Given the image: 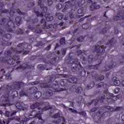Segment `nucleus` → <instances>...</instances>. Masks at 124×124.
I'll list each match as a JSON object with an SVG mask.
<instances>
[{
  "instance_id": "1",
  "label": "nucleus",
  "mask_w": 124,
  "mask_h": 124,
  "mask_svg": "<svg viewBox=\"0 0 124 124\" xmlns=\"http://www.w3.org/2000/svg\"><path fill=\"white\" fill-rule=\"evenodd\" d=\"M12 54V52H11L10 50L7 51L5 52V56L6 57H4L2 59L0 60V62H8L9 64H14L16 62V63H19V62H20V57L18 56L15 55L13 57V60L10 58V55ZM14 60V61H13Z\"/></svg>"
},
{
  "instance_id": "2",
  "label": "nucleus",
  "mask_w": 124,
  "mask_h": 124,
  "mask_svg": "<svg viewBox=\"0 0 124 124\" xmlns=\"http://www.w3.org/2000/svg\"><path fill=\"white\" fill-rule=\"evenodd\" d=\"M0 25H4L5 29L8 31H13L12 29L15 27L14 20L10 19V21H7L6 18H3L0 21Z\"/></svg>"
},
{
  "instance_id": "3",
  "label": "nucleus",
  "mask_w": 124,
  "mask_h": 124,
  "mask_svg": "<svg viewBox=\"0 0 124 124\" xmlns=\"http://www.w3.org/2000/svg\"><path fill=\"white\" fill-rule=\"evenodd\" d=\"M14 88V86H7L5 89V93H7V96H5V99L2 101V103L0 104L1 106L5 107L6 105H9V93L10 91Z\"/></svg>"
},
{
  "instance_id": "4",
  "label": "nucleus",
  "mask_w": 124,
  "mask_h": 124,
  "mask_svg": "<svg viewBox=\"0 0 124 124\" xmlns=\"http://www.w3.org/2000/svg\"><path fill=\"white\" fill-rule=\"evenodd\" d=\"M0 36H2V37H5L6 39L5 43H3V42H2L3 46H5V45H7L8 46H9V45L11 44L10 43H7V41H9V40L11 39L12 35L11 34H5V31H3V30L0 29Z\"/></svg>"
},
{
  "instance_id": "5",
  "label": "nucleus",
  "mask_w": 124,
  "mask_h": 124,
  "mask_svg": "<svg viewBox=\"0 0 124 124\" xmlns=\"http://www.w3.org/2000/svg\"><path fill=\"white\" fill-rule=\"evenodd\" d=\"M70 62L72 64V71H73V72H75L78 67V68L81 67V64H80V62L78 61V59H71Z\"/></svg>"
},
{
  "instance_id": "6",
  "label": "nucleus",
  "mask_w": 124,
  "mask_h": 124,
  "mask_svg": "<svg viewBox=\"0 0 124 124\" xmlns=\"http://www.w3.org/2000/svg\"><path fill=\"white\" fill-rule=\"evenodd\" d=\"M41 112L40 111H38V112L35 110H33L29 115V118L31 119L32 118H37L38 120H42V117H41Z\"/></svg>"
},
{
  "instance_id": "7",
  "label": "nucleus",
  "mask_w": 124,
  "mask_h": 124,
  "mask_svg": "<svg viewBox=\"0 0 124 124\" xmlns=\"http://www.w3.org/2000/svg\"><path fill=\"white\" fill-rule=\"evenodd\" d=\"M105 99V95H103V96H101L99 99L93 100L91 101V102L87 104V106H90V105H91L92 104H94V105H96V104H97L98 102H99V101H100V102L101 103L103 102Z\"/></svg>"
},
{
  "instance_id": "8",
  "label": "nucleus",
  "mask_w": 124,
  "mask_h": 124,
  "mask_svg": "<svg viewBox=\"0 0 124 124\" xmlns=\"http://www.w3.org/2000/svg\"><path fill=\"white\" fill-rule=\"evenodd\" d=\"M70 91L71 92H74L76 91V92L77 93H81L83 91V89L81 87H77L76 85H73L70 88Z\"/></svg>"
},
{
  "instance_id": "9",
  "label": "nucleus",
  "mask_w": 124,
  "mask_h": 124,
  "mask_svg": "<svg viewBox=\"0 0 124 124\" xmlns=\"http://www.w3.org/2000/svg\"><path fill=\"white\" fill-rule=\"evenodd\" d=\"M26 47L28 46L27 44H20L18 46V48H12V51H13V52H16V53H17V54H21L23 51L18 50V49H20V48H26Z\"/></svg>"
},
{
  "instance_id": "10",
  "label": "nucleus",
  "mask_w": 124,
  "mask_h": 124,
  "mask_svg": "<svg viewBox=\"0 0 124 124\" xmlns=\"http://www.w3.org/2000/svg\"><path fill=\"white\" fill-rule=\"evenodd\" d=\"M45 2H46V0H39L38 1V5L40 6L41 8H43V11L44 13L47 12V10H48L47 7L44 6Z\"/></svg>"
},
{
  "instance_id": "11",
  "label": "nucleus",
  "mask_w": 124,
  "mask_h": 124,
  "mask_svg": "<svg viewBox=\"0 0 124 124\" xmlns=\"http://www.w3.org/2000/svg\"><path fill=\"white\" fill-rule=\"evenodd\" d=\"M16 108L18 110H23L26 111L28 109V107H25V105L23 103H17L16 104Z\"/></svg>"
},
{
  "instance_id": "12",
  "label": "nucleus",
  "mask_w": 124,
  "mask_h": 124,
  "mask_svg": "<svg viewBox=\"0 0 124 124\" xmlns=\"http://www.w3.org/2000/svg\"><path fill=\"white\" fill-rule=\"evenodd\" d=\"M106 110H108V112H114L115 111H120V110H123V107H117L116 108L113 107L107 106L106 108Z\"/></svg>"
},
{
  "instance_id": "13",
  "label": "nucleus",
  "mask_w": 124,
  "mask_h": 124,
  "mask_svg": "<svg viewBox=\"0 0 124 124\" xmlns=\"http://www.w3.org/2000/svg\"><path fill=\"white\" fill-rule=\"evenodd\" d=\"M106 48V46H98L95 47V51L97 52V53H104L105 52V48Z\"/></svg>"
},
{
  "instance_id": "14",
  "label": "nucleus",
  "mask_w": 124,
  "mask_h": 124,
  "mask_svg": "<svg viewBox=\"0 0 124 124\" xmlns=\"http://www.w3.org/2000/svg\"><path fill=\"white\" fill-rule=\"evenodd\" d=\"M72 4L74 3L75 5H77L78 6H81V5H83V4L85 3V0H81L79 2L78 0H72Z\"/></svg>"
},
{
  "instance_id": "15",
  "label": "nucleus",
  "mask_w": 124,
  "mask_h": 124,
  "mask_svg": "<svg viewBox=\"0 0 124 124\" xmlns=\"http://www.w3.org/2000/svg\"><path fill=\"white\" fill-rule=\"evenodd\" d=\"M28 66L29 65H28V64L25 63L19 67H16V70H18V71H22V70H24V69H26Z\"/></svg>"
},
{
  "instance_id": "16",
  "label": "nucleus",
  "mask_w": 124,
  "mask_h": 124,
  "mask_svg": "<svg viewBox=\"0 0 124 124\" xmlns=\"http://www.w3.org/2000/svg\"><path fill=\"white\" fill-rule=\"evenodd\" d=\"M109 98H107L108 102H111L112 101H116L117 100V96H114L112 93H109Z\"/></svg>"
},
{
  "instance_id": "17",
  "label": "nucleus",
  "mask_w": 124,
  "mask_h": 124,
  "mask_svg": "<svg viewBox=\"0 0 124 124\" xmlns=\"http://www.w3.org/2000/svg\"><path fill=\"white\" fill-rule=\"evenodd\" d=\"M92 77H94L96 80H103L104 79V76H102L98 78V75L96 74V72H94L92 74Z\"/></svg>"
},
{
  "instance_id": "18",
  "label": "nucleus",
  "mask_w": 124,
  "mask_h": 124,
  "mask_svg": "<svg viewBox=\"0 0 124 124\" xmlns=\"http://www.w3.org/2000/svg\"><path fill=\"white\" fill-rule=\"evenodd\" d=\"M45 16L48 22H50V21H53L54 19L52 16H50V13H46L45 14Z\"/></svg>"
},
{
  "instance_id": "19",
  "label": "nucleus",
  "mask_w": 124,
  "mask_h": 124,
  "mask_svg": "<svg viewBox=\"0 0 124 124\" xmlns=\"http://www.w3.org/2000/svg\"><path fill=\"white\" fill-rule=\"evenodd\" d=\"M55 84H54L53 86V88L54 90H55V92H61V89H60V85H59V83L57 81H56Z\"/></svg>"
},
{
  "instance_id": "20",
  "label": "nucleus",
  "mask_w": 124,
  "mask_h": 124,
  "mask_svg": "<svg viewBox=\"0 0 124 124\" xmlns=\"http://www.w3.org/2000/svg\"><path fill=\"white\" fill-rule=\"evenodd\" d=\"M16 23L17 26H20L22 24V18L21 16H17L16 18Z\"/></svg>"
},
{
  "instance_id": "21",
  "label": "nucleus",
  "mask_w": 124,
  "mask_h": 124,
  "mask_svg": "<svg viewBox=\"0 0 124 124\" xmlns=\"http://www.w3.org/2000/svg\"><path fill=\"white\" fill-rule=\"evenodd\" d=\"M41 23L44 24L43 26H44V28H46V29H50V28H51V27H52V25H49L48 26H46V21L43 18H42L41 20Z\"/></svg>"
},
{
  "instance_id": "22",
  "label": "nucleus",
  "mask_w": 124,
  "mask_h": 124,
  "mask_svg": "<svg viewBox=\"0 0 124 124\" xmlns=\"http://www.w3.org/2000/svg\"><path fill=\"white\" fill-rule=\"evenodd\" d=\"M23 82H16L15 83V87H14V89H16V90H18V89H19V88L21 87V86H23Z\"/></svg>"
},
{
  "instance_id": "23",
  "label": "nucleus",
  "mask_w": 124,
  "mask_h": 124,
  "mask_svg": "<svg viewBox=\"0 0 124 124\" xmlns=\"http://www.w3.org/2000/svg\"><path fill=\"white\" fill-rule=\"evenodd\" d=\"M34 95L36 98H40L41 97V95L42 94V93H41L40 92L38 91L36 92H33Z\"/></svg>"
},
{
  "instance_id": "24",
  "label": "nucleus",
  "mask_w": 124,
  "mask_h": 124,
  "mask_svg": "<svg viewBox=\"0 0 124 124\" xmlns=\"http://www.w3.org/2000/svg\"><path fill=\"white\" fill-rule=\"evenodd\" d=\"M116 66V62H112L111 65L109 67H106V70H109V69L111 68H113V67H115Z\"/></svg>"
},
{
  "instance_id": "25",
  "label": "nucleus",
  "mask_w": 124,
  "mask_h": 124,
  "mask_svg": "<svg viewBox=\"0 0 124 124\" xmlns=\"http://www.w3.org/2000/svg\"><path fill=\"white\" fill-rule=\"evenodd\" d=\"M77 78L75 77L71 78L68 79L69 83H76V82H77Z\"/></svg>"
},
{
  "instance_id": "26",
  "label": "nucleus",
  "mask_w": 124,
  "mask_h": 124,
  "mask_svg": "<svg viewBox=\"0 0 124 124\" xmlns=\"http://www.w3.org/2000/svg\"><path fill=\"white\" fill-rule=\"evenodd\" d=\"M78 14H82L81 15H79V16L80 17H82V16H84V8H81L79 9L78 10Z\"/></svg>"
},
{
  "instance_id": "27",
  "label": "nucleus",
  "mask_w": 124,
  "mask_h": 124,
  "mask_svg": "<svg viewBox=\"0 0 124 124\" xmlns=\"http://www.w3.org/2000/svg\"><path fill=\"white\" fill-rule=\"evenodd\" d=\"M98 88H101V87H103L104 89L106 88V87H107V84H104L103 82H100L97 85Z\"/></svg>"
},
{
  "instance_id": "28",
  "label": "nucleus",
  "mask_w": 124,
  "mask_h": 124,
  "mask_svg": "<svg viewBox=\"0 0 124 124\" xmlns=\"http://www.w3.org/2000/svg\"><path fill=\"white\" fill-rule=\"evenodd\" d=\"M40 105V104L39 103H36L35 104H33L31 106V109H35V108H36L38 107Z\"/></svg>"
},
{
  "instance_id": "29",
  "label": "nucleus",
  "mask_w": 124,
  "mask_h": 124,
  "mask_svg": "<svg viewBox=\"0 0 124 124\" xmlns=\"http://www.w3.org/2000/svg\"><path fill=\"white\" fill-rule=\"evenodd\" d=\"M90 26H91V23L88 22L82 25V29H84L85 30L89 29Z\"/></svg>"
},
{
  "instance_id": "30",
  "label": "nucleus",
  "mask_w": 124,
  "mask_h": 124,
  "mask_svg": "<svg viewBox=\"0 0 124 124\" xmlns=\"http://www.w3.org/2000/svg\"><path fill=\"white\" fill-rule=\"evenodd\" d=\"M93 86H94V82H91L90 84L87 85V89H88L89 90H91V89H93Z\"/></svg>"
},
{
  "instance_id": "31",
  "label": "nucleus",
  "mask_w": 124,
  "mask_h": 124,
  "mask_svg": "<svg viewBox=\"0 0 124 124\" xmlns=\"http://www.w3.org/2000/svg\"><path fill=\"white\" fill-rule=\"evenodd\" d=\"M11 96H12L13 98L14 97H17V96H18V92L13 91L11 94Z\"/></svg>"
},
{
  "instance_id": "32",
  "label": "nucleus",
  "mask_w": 124,
  "mask_h": 124,
  "mask_svg": "<svg viewBox=\"0 0 124 124\" xmlns=\"http://www.w3.org/2000/svg\"><path fill=\"white\" fill-rule=\"evenodd\" d=\"M56 16H58V19L59 20H62L63 18V15H62L60 13H57Z\"/></svg>"
},
{
  "instance_id": "33",
  "label": "nucleus",
  "mask_w": 124,
  "mask_h": 124,
  "mask_svg": "<svg viewBox=\"0 0 124 124\" xmlns=\"http://www.w3.org/2000/svg\"><path fill=\"white\" fill-rule=\"evenodd\" d=\"M72 4L69 1H68L65 3V8H67L69 6H71Z\"/></svg>"
},
{
  "instance_id": "34",
  "label": "nucleus",
  "mask_w": 124,
  "mask_h": 124,
  "mask_svg": "<svg viewBox=\"0 0 124 124\" xmlns=\"http://www.w3.org/2000/svg\"><path fill=\"white\" fill-rule=\"evenodd\" d=\"M41 87L42 88H50V86L48 85L47 83H42L41 84Z\"/></svg>"
},
{
  "instance_id": "35",
  "label": "nucleus",
  "mask_w": 124,
  "mask_h": 124,
  "mask_svg": "<svg viewBox=\"0 0 124 124\" xmlns=\"http://www.w3.org/2000/svg\"><path fill=\"white\" fill-rule=\"evenodd\" d=\"M35 13H36L37 16H40V17H43L44 16V14H43V13H41L40 14L39 12L35 11Z\"/></svg>"
},
{
  "instance_id": "36",
  "label": "nucleus",
  "mask_w": 124,
  "mask_h": 124,
  "mask_svg": "<svg viewBox=\"0 0 124 124\" xmlns=\"http://www.w3.org/2000/svg\"><path fill=\"white\" fill-rule=\"evenodd\" d=\"M56 8L57 10H61L62 8V5L61 3H59L56 5Z\"/></svg>"
},
{
  "instance_id": "37",
  "label": "nucleus",
  "mask_w": 124,
  "mask_h": 124,
  "mask_svg": "<svg viewBox=\"0 0 124 124\" xmlns=\"http://www.w3.org/2000/svg\"><path fill=\"white\" fill-rule=\"evenodd\" d=\"M114 84L115 86H120V85H121V81L119 80H115Z\"/></svg>"
},
{
  "instance_id": "38",
  "label": "nucleus",
  "mask_w": 124,
  "mask_h": 124,
  "mask_svg": "<svg viewBox=\"0 0 124 124\" xmlns=\"http://www.w3.org/2000/svg\"><path fill=\"white\" fill-rule=\"evenodd\" d=\"M60 43L61 44V45H63V44H65V39L64 38H62L60 41Z\"/></svg>"
},
{
  "instance_id": "39",
  "label": "nucleus",
  "mask_w": 124,
  "mask_h": 124,
  "mask_svg": "<svg viewBox=\"0 0 124 124\" xmlns=\"http://www.w3.org/2000/svg\"><path fill=\"white\" fill-rule=\"evenodd\" d=\"M62 122V119H59L58 120H54L52 121V123H53V124H60V123Z\"/></svg>"
},
{
  "instance_id": "40",
  "label": "nucleus",
  "mask_w": 124,
  "mask_h": 124,
  "mask_svg": "<svg viewBox=\"0 0 124 124\" xmlns=\"http://www.w3.org/2000/svg\"><path fill=\"white\" fill-rule=\"evenodd\" d=\"M61 117L59 113H56L53 116V118L54 119H58Z\"/></svg>"
},
{
  "instance_id": "41",
  "label": "nucleus",
  "mask_w": 124,
  "mask_h": 124,
  "mask_svg": "<svg viewBox=\"0 0 124 124\" xmlns=\"http://www.w3.org/2000/svg\"><path fill=\"white\" fill-rule=\"evenodd\" d=\"M97 16H93V17L92 18H88V21H89L90 22H91V21H93L94 20H95V19H97Z\"/></svg>"
},
{
  "instance_id": "42",
  "label": "nucleus",
  "mask_w": 124,
  "mask_h": 124,
  "mask_svg": "<svg viewBox=\"0 0 124 124\" xmlns=\"http://www.w3.org/2000/svg\"><path fill=\"white\" fill-rule=\"evenodd\" d=\"M95 3H93L91 6H90V10H94L95 9Z\"/></svg>"
},
{
  "instance_id": "43",
  "label": "nucleus",
  "mask_w": 124,
  "mask_h": 124,
  "mask_svg": "<svg viewBox=\"0 0 124 124\" xmlns=\"http://www.w3.org/2000/svg\"><path fill=\"white\" fill-rule=\"evenodd\" d=\"M53 94V93L51 91H47L46 92V95L47 96H51Z\"/></svg>"
},
{
  "instance_id": "44",
  "label": "nucleus",
  "mask_w": 124,
  "mask_h": 124,
  "mask_svg": "<svg viewBox=\"0 0 124 124\" xmlns=\"http://www.w3.org/2000/svg\"><path fill=\"white\" fill-rule=\"evenodd\" d=\"M84 37L80 36L77 39V41H78V42H82L83 40H84Z\"/></svg>"
},
{
  "instance_id": "45",
  "label": "nucleus",
  "mask_w": 124,
  "mask_h": 124,
  "mask_svg": "<svg viewBox=\"0 0 124 124\" xmlns=\"http://www.w3.org/2000/svg\"><path fill=\"white\" fill-rule=\"evenodd\" d=\"M15 12L14 11V8H11L10 12V15H11V16H13V14H14Z\"/></svg>"
},
{
  "instance_id": "46",
  "label": "nucleus",
  "mask_w": 124,
  "mask_h": 124,
  "mask_svg": "<svg viewBox=\"0 0 124 124\" xmlns=\"http://www.w3.org/2000/svg\"><path fill=\"white\" fill-rule=\"evenodd\" d=\"M20 96H23V95H25V96H28V94L25 93L23 91H21V92H20Z\"/></svg>"
},
{
  "instance_id": "47",
  "label": "nucleus",
  "mask_w": 124,
  "mask_h": 124,
  "mask_svg": "<svg viewBox=\"0 0 124 124\" xmlns=\"http://www.w3.org/2000/svg\"><path fill=\"white\" fill-rule=\"evenodd\" d=\"M89 59V62H93V55H90L88 57Z\"/></svg>"
},
{
  "instance_id": "48",
  "label": "nucleus",
  "mask_w": 124,
  "mask_h": 124,
  "mask_svg": "<svg viewBox=\"0 0 124 124\" xmlns=\"http://www.w3.org/2000/svg\"><path fill=\"white\" fill-rule=\"evenodd\" d=\"M6 79L7 80H10L11 77L10 76V73H8L6 76Z\"/></svg>"
},
{
  "instance_id": "49",
  "label": "nucleus",
  "mask_w": 124,
  "mask_h": 124,
  "mask_svg": "<svg viewBox=\"0 0 124 124\" xmlns=\"http://www.w3.org/2000/svg\"><path fill=\"white\" fill-rule=\"evenodd\" d=\"M78 56H80V55H84L85 52H82V50H78L77 52Z\"/></svg>"
},
{
  "instance_id": "50",
  "label": "nucleus",
  "mask_w": 124,
  "mask_h": 124,
  "mask_svg": "<svg viewBox=\"0 0 124 124\" xmlns=\"http://www.w3.org/2000/svg\"><path fill=\"white\" fill-rule=\"evenodd\" d=\"M69 111H71L72 113H78L77 110L73 109L72 108H69Z\"/></svg>"
},
{
  "instance_id": "51",
  "label": "nucleus",
  "mask_w": 124,
  "mask_h": 124,
  "mask_svg": "<svg viewBox=\"0 0 124 124\" xmlns=\"http://www.w3.org/2000/svg\"><path fill=\"white\" fill-rule=\"evenodd\" d=\"M120 19H121V16H116L114 17V20L115 21H118V20H120Z\"/></svg>"
},
{
  "instance_id": "52",
  "label": "nucleus",
  "mask_w": 124,
  "mask_h": 124,
  "mask_svg": "<svg viewBox=\"0 0 124 124\" xmlns=\"http://www.w3.org/2000/svg\"><path fill=\"white\" fill-rule=\"evenodd\" d=\"M16 12L20 15H25V13L21 12V11H20L19 9L17 10Z\"/></svg>"
},
{
  "instance_id": "53",
  "label": "nucleus",
  "mask_w": 124,
  "mask_h": 124,
  "mask_svg": "<svg viewBox=\"0 0 124 124\" xmlns=\"http://www.w3.org/2000/svg\"><path fill=\"white\" fill-rule=\"evenodd\" d=\"M120 92V88H116L114 90V93L116 94L119 93V92Z\"/></svg>"
},
{
  "instance_id": "54",
  "label": "nucleus",
  "mask_w": 124,
  "mask_h": 124,
  "mask_svg": "<svg viewBox=\"0 0 124 124\" xmlns=\"http://www.w3.org/2000/svg\"><path fill=\"white\" fill-rule=\"evenodd\" d=\"M12 120H16V121H20V120H21V119H20V118H19L18 117H16L10 119V121H12Z\"/></svg>"
},
{
  "instance_id": "55",
  "label": "nucleus",
  "mask_w": 124,
  "mask_h": 124,
  "mask_svg": "<svg viewBox=\"0 0 124 124\" xmlns=\"http://www.w3.org/2000/svg\"><path fill=\"white\" fill-rule=\"evenodd\" d=\"M48 109H50V108H48V107H46L42 109V112H44V111H46L48 110Z\"/></svg>"
},
{
  "instance_id": "56",
  "label": "nucleus",
  "mask_w": 124,
  "mask_h": 124,
  "mask_svg": "<svg viewBox=\"0 0 124 124\" xmlns=\"http://www.w3.org/2000/svg\"><path fill=\"white\" fill-rule=\"evenodd\" d=\"M10 115V112H9V111H6L5 116L7 117V118H8Z\"/></svg>"
},
{
  "instance_id": "57",
  "label": "nucleus",
  "mask_w": 124,
  "mask_h": 124,
  "mask_svg": "<svg viewBox=\"0 0 124 124\" xmlns=\"http://www.w3.org/2000/svg\"><path fill=\"white\" fill-rule=\"evenodd\" d=\"M48 5H52L53 4V1L52 0H48L47 1Z\"/></svg>"
},
{
  "instance_id": "58",
  "label": "nucleus",
  "mask_w": 124,
  "mask_h": 124,
  "mask_svg": "<svg viewBox=\"0 0 124 124\" xmlns=\"http://www.w3.org/2000/svg\"><path fill=\"white\" fill-rule=\"evenodd\" d=\"M38 68H39V69H41V70H42V69H43V64L38 65Z\"/></svg>"
},
{
  "instance_id": "59",
  "label": "nucleus",
  "mask_w": 124,
  "mask_h": 124,
  "mask_svg": "<svg viewBox=\"0 0 124 124\" xmlns=\"http://www.w3.org/2000/svg\"><path fill=\"white\" fill-rule=\"evenodd\" d=\"M9 12V11L8 10H4L1 11V13H7Z\"/></svg>"
},
{
  "instance_id": "60",
  "label": "nucleus",
  "mask_w": 124,
  "mask_h": 124,
  "mask_svg": "<svg viewBox=\"0 0 124 124\" xmlns=\"http://www.w3.org/2000/svg\"><path fill=\"white\" fill-rule=\"evenodd\" d=\"M79 115H81L82 116H86V112L82 111V112H78Z\"/></svg>"
},
{
  "instance_id": "61",
  "label": "nucleus",
  "mask_w": 124,
  "mask_h": 124,
  "mask_svg": "<svg viewBox=\"0 0 124 124\" xmlns=\"http://www.w3.org/2000/svg\"><path fill=\"white\" fill-rule=\"evenodd\" d=\"M35 32H37L38 33H41V32H42V30L40 29L36 30Z\"/></svg>"
},
{
  "instance_id": "62",
  "label": "nucleus",
  "mask_w": 124,
  "mask_h": 124,
  "mask_svg": "<svg viewBox=\"0 0 124 124\" xmlns=\"http://www.w3.org/2000/svg\"><path fill=\"white\" fill-rule=\"evenodd\" d=\"M64 81H65V79H62L61 82V86H64Z\"/></svg>"
},
{
  "instance_id": "63",
  "label": "nucleus",
  "mask_w": 124,
  "mask_h": 124,
  "mask_svg": "<svg viewBox=\"0 0 124 124\" xmlns=\"http://www.w3.org/2000/svg\"><path fill=\"white\" fill-rule=\"evenodd\" d=\"M69 16L71 19H73V18H74V15L73 13H71L69 15Z\"/></svg>"
},
{
  "instance_id": "64",
  "label": "nucleus",
  "mask_w": 124,
  "mask_h": 124,
  "mask_svg": "<svg viewBox=\"0 0 124 124\" xmlns=\"http://www.w3.org/2000/svg\"><path fill=\"white\" fill-rule=\"evenodd\" d=\"M97 110L96 108H94L91 109V112H95Z\"/></svg>"
}]
</instances>
